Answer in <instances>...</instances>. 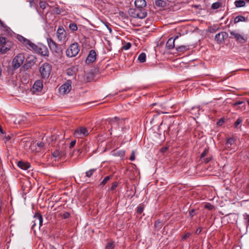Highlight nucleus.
<instances>
[{
  "label": "nucleus",
  "mask_w": 249,
  "mask_h": 249,
  "mask_svg": "<svg viewBox=\"0 0 249 249\" xmlns=\"http://www.w3.org/2000/svg\"><path fill=\"white\" fill-rule=\"evenodd\" d=\"M120 121L121 119L117 117H115L114 118H109L106 120V122H107L108 124L111 125V129L112 128V125H118L119 124V122Z\"/></svg>",
  "instance_id": "obj_17"
},
{
  "label": "nucleus",
  "mask_w": 249,
  "mask_h": 249,
  "mask_svg": "<svg viewBox=\"0 0 249 249\" xmlns=\"http://www.w3.org/2000/svg\"><path fill=\"white\" fill-rule=\"evenodd\" d=\"M224 122L223 120L222 119H220L217 123L218 124H221Z\"/></svg>",
  "instance_id": "obj_57"
},
{
  "label": "nucleus",
  "mask_w": 249,
  "mask_h": 249,
  "mask_svg": "<svg viewBox=\"0 0 249 249\" xmlns=\"http://www.w3.org/2000/svg\"><path fill=\"white\" fill-rule=\"evenodd\" d=\"M136 7L139 8H145L146 6V3L145 0H135L134 2Z\"/></svg>",
  "instance_id": "obj_21"
},
{
  "label": "nucleus",
  "mask_w": 249,
  "mask_h": 249,
  "mask_svg": "<svg viewBox=\"0 0 249 249\" xmlns=\"http://www.w3.org/2000/svg\"><path fill=\"white\" fill-rule=\"evenodd\" d=\"M144 210V206L143 205L140 204L137 208V212L139 214H141Z\"/></svg>",
  "instance_id": "obj_36"
},
{
  "label": "nucleus",
  "mask_w": 249,
  "mask_h": 249,
  "mask_svg": "<svg viewBox=\"0 0 249 249\" xmlns=\"http://www.w3.org/2000/svg\"><path fill=\"white\" fill-rule=\"evenodd\" d=\"M135 151H132V152H131V156H130V157L129 158V160L131 161H133V160H135Z\"/></svg>",
  "instance_id": "obj_46"
},
{
  "label": "nucleus",
  "mask_w": 249,
  "mask_h": 249,
  "mask_svg": "<svg viewBox=\"0 0 249 249\" xmlns=\"http://www.w3.org/2000/svg\"><path fill=\"white\" fill-rule=\"evenodd\" d=\"M155 4L158 7L164 8L167 5V2L166 0H156L155 1Z\"/></svg>",
  "instance_id": "obj_22"
},
{
  "label": "nucleus",
  "mask_w": 249,
  "mask_h": 249,
  "mask_svg": "<svg viewBox=\"0 0 249 249\" xmlns=\"http://www.w3.org/2000/svg\"><path fill=\"white\" fill-rule=\"evenodd\" d=\"M96 59V52L91 50L89 51L88 56L86 60L87 64H90L93 63Z\"/></svg>",
  "instance_id": "obj_14"
},
{
  "label": "nucleus",
  "mask_w": 249,
  "mask_h": 249,
  "mask_svg": "<svg viewBox=\"0 0 249 249\" xmlns=\"http://www.w3.org/2000/svg\"><path fill=\"white\" fill-rule=\"evenodd\" d=\"M5 139H6V141H8V140H9L10 139V136L6 137Z\"/></svg>",
  "instance_id": "obj_60"
},
{
  "label": "nucleus",
  "mask_w": 249,
  "mask_h": 249,
  "mask_svg": "<svg viewBox=\"0 0 249 249\" xmlns=\"http://www.w3.org/2000/svg\"><path fill=\"white\" fill-rule=\"evenodd\" d=\"M105 25L107 27V29L109 30V33H111L112 29H111V28L110 27L111 25L109 23H105Z\"/></svg>",
  "instance_id": "obj_49"
},
{
  "label": "nucleus",
  "mask_w": 249,
  "mask_h": 249,
  "mask_svg": "<svg viewBox=\"0 0 249 249\" xmlns=\"http://www.w3.org/2000/svg\"><path fill=\"white\" fill-rule=\"evenodd\" d=\"M33 224L32 225V229H33L36 226L37 223L39 224V227L42 226L43 217L42 215L38 212L36 213L34 216Z\"/></svg>",
  "instance_id": "obj_11"
},
{
  "label": "nucleus",
  "mask_w": 249,
  "mask_h": 249,
  "mask_svg": "<svg viewBox=\"0 0 249 249\" xmlns=\"http://www.w3.org/2000/svg\"><path fill=\"white\" fill-rule=\"evenodd\" d=\"M0 25L1 26H3V22L0 19Z\"/></svg>",
  "instance_id": "obj_61"
},
{
  "label": "nucleus",
  "mask_w": 249,
  "mask_h": 249,
  "mask_svg": "<svg viewBox=\"0 0 249 249\" xmlns=\"http://www.w3.org/2000/svg\"><path fill=\"white\" fill-rule=\"evenodd\" d=\"M52 65L48 63L43 64L39 68V72L42 78H48L52 71Z\"/></svg>",
  "instance_id": "obj_5"
},
{
  "label": "nucleus",
  "mask_w": 249,
  "mask_h": 249,
  "mask_svg": "<svg viewBox=\"0 0 249 249\" xmlns=\"http://www.w3.org/2000/svg\"><path fill=\"white\" fill-rule=\"evenodd\" d=\"M138 60L141 63H143L146 61V54L144 53H142L138 56Z\"/></svg>",
  "instance_id": "obj_27"
},
{
  "label": "nucleus",
  "mask_w": 249,
  "mask_h": 249,
  "mask_svg": "<svg viewBox=\"0 0 249 249\" xmlns=\"http://www.w3.org/2000/svg\"><path fill=\"white\" fill-rule=\"evenodd\" d=\"M115 155H117V156H120L121 157H124V155H125V151H123V150H121V151H117L115 153Z\"/></svg>",
  "instance_id": "obj_41"
},
{
  "label": "nucleus",
  "mask_w": 249,
  "mask_h": 249,
  "mask_svg": "<svg viewBox=\"0 0 249 249\" xmlns=\"http://www.w3.org/2000/svg\"><path fill=\"white\" fill-rule=\"evenodd\" d=\"M248 159H249V152L246 155Z\"/></svg>",
  "instance_id": "obj_62"
},
{
  "label": "nucleus",
  "mask_w": 249,
  "mask_h": 249,
  "mask_svg": "<svg viewBox=\"0 0 249 249\" xmlns=\"http://www.w3.org/2000/svg\"><path fill=\"white\" fill-rule=\"evenodd\" d=\"M25 56L23 53H20L17 54L13 60V65L14 69L18 68L23 63Z\"/></svg>",
  "instance_id": "obj_8"
},
{
  "label": "nucleus",
  "mask_w": 249,
  "mask_h": 249,
  "mask_svg": "<svg viewBox=\"0 0 249 249\" xmlns=\"http://www.w3.org/2000/svg\"><path fill=\"white\" fill-rule=\"evenodd\" d=\"M209 153V148H205L204 151L200 155V158L202 159L208 155Z\"/></svg>",
  "instance_id": "obj_35"
},
{
  "label": "nucleus",
  "mask_w": 249,
  "mask_h": 249,
  "mask_svg": "<svg viewBox=\"0 0 249 249\" xmlns=\"http://www.w3.org/2000/svg\"><path fill=\"white\" fill-rule=\"evenodd\" d=\"M30 3V6L32 7L34 0H28Z\"/></svg>",
  "instance_id": "obj_56"
},
{
  "label": "nucleus",
  "mask_w": 249,
  "mask_h": 249,
  "mask_svg": "<svg viewBox=\"0 0 249 249\" xmlns=\"http://www.w3.org/2000/svg\"><path fill=\"white\" fill-rule=\"evenodd\" d=\"M118 186V183L117 182H114L112 183L110 188V191H113L114 190L116 187H117Z\"/></svg>",
  "instance_id": "obj_44"
},
{
  "label": "nucleus",
  "mask_w": 249,
  "mask_h": 249,
  "mask_svg": "<svg viewBox=\"0 0 249 249\" xmlns=\"http://www.w3.org/2000/svg\"><path fill=\"white\" fill-rule=\"evenodd\" d=\"M76 143V141H72L71 142L70 144V148H72L75 144Z\"/></svg>",
  "instance_id": "obj_52"
},
{
  "label": "nucleus",
  "mask_w": 249,
  "mask_h": 249,
  "mask_svg": "<svg viewBox=\"0 0 249 249\" xmlns=\"http://www.w3.org/2000/svg\"><path fill=\"white\" fill-rule=\"evenodd\" d=\"M235 144V141L234 139L232 138H229L227 139L226 142L225 143L226 147L229 150H231L232 149V146L234 145Z\"/></svg>",
  "instance_id": "obj_20"
},
{
  "label": "nucleus",
  "mask_w": 249,
  "mask_h": 249,
  "mask_svg": "<svg viewBox=\"0 0 249 249\" xmlns=\"http://www.w3.org/2000/svg\"><path fill=\"white\" fill-rule=\"evenodd\" d=\"M230 34V38L235 39L239 43L244 44L247 41V36L239 34L235 31H231Z\"/></svg>",
  "instance_id": "obj_7"
},
{
  "label": "nucleus",
  "mask_w": 249,
  "mask_h": 249,
  "mask_svg": "<svg viewBox=\"0 0 249 249\" xmlns=\"http://www.w3.org/2000/svg\"><path fill=\"white\" fill-rule=\"evenodd\" d=\"M191 235V233L190 232H187L185 233L182 237V240H185L187 238H188Z\"/></svg>",
  "instance_id": "obj_45"
},
{
  "label": "nucleus",
  "mask_w": 249,
  "mask_h": 249,
  "mask_svg": "<svg viewBox=\"0 0 249 249\" xmlns=\"http://www.w3.org/2000/svg\"><path fill=\"white\" fill-rule=\"evenodd\" d=\"M178 38V36H176L174 38H170L166 43V47L169 50L173 49L175 47V41Z\"/></svg>",
  "instance_id": "obj_19"
},
{
  "label": "nucleus",
  "mask_w": 249,
  "mask_h": 249,
  "mask_svg": "<svg viewBox=\"0 0 249 249\" xmlns=\"http://www.w3.org/2000/svg\"><path fill=\"white\" fill-rule=\"evenodd\" d=\"M188 46L184 45H181L176 47V50L179 53H184L188 50Z\"/></svg>",
  "instance_id": "obj_24"
},
{
  "label": "nucleus",
  "mask_w": 249,
  "mask_h": 249,
  "mask_svg": "<svg viewBox=\"0 0 249 249\" xmlns=\"http://www.w3.org/2000/svg\"><path fill=\"white\" fill-rule=\"evenodd\" d=\"M69 27L70 29V30L72 32L76 31L78 29V27L76 24L73 22L70 23Z\"/></svg>",
  "instance_id": "obj_31"
},
{
  "label": "nucleus",
  "mask_w": 249,
  "mask_h": 249,
  "mask_svg": "<svg viewBox=\"0 0 249 249\" xmlns=\"http://www.w3.org/2000/svg\"><path fill=\"white\" fill-rule=\"evenodd\" d=\"M244 223L247 227L249 226V215L245 213L244 214Z\"/></svg>",
  "instance_id": "obj_32"
},
{
  "label": "nucleus",
  "mask_w": 249,
  "mask_h": 249,
  "mask_svg": "<svg viewBox=\"0 0 249 249\" xmlns=\"http://www.w3.org/2000/svg\"><path fill=\"white\" fill-rule=\"evenodd\" d=\"M167 149L166 148H165L164 149H162V151L164 152Z\"/></svg>",
  "instance_id": "obj_63"
},
{
  "label": "nucleus",
  "mask_w": 249,
  "mask_h": 249,
  "mask_svg": "<svg viewBox=\"0 0 249 249\" xmlns=\"http://www.w3.org/2000/svg\"><path fill=\"white\" fill-rule=\"evenodd\" d=\"M244 103V102L243 101H237V102H235L233 104V107H236L238 105H241V104H243Z\"/></svg>",
  "instance_id": "obj_50"
},
{
  "label": "nucleus",
  "mask_w": 249,
  "mask_h": 249,
  "mask_svg": "<svg viewBox=\"0 0 249 249\" xmlns=\"http://www.w3.org/2000/svg\"><path fill=\"white\" fill-rule=\"evenodd\" d=\"M119 15L123 18H125L126 16L123 12H120Z\"/></svg>",
  "instance_id": "obj_54"
},
{
  "label": "nucleus",
  "mask_w": 249,
  "mask_h": 249,
  "mask_svg": "<svg viewBox=\"0 0 249 249\" xmlns=\"http://www.w3.org/2000/svg\"><path fill=\"white\" fill-rule=\"evenodd\" d=\"M204 208L209 210H212L213 209L214 206L211 204L207 203L204 205Z\"/></svg>",
  "instance_id": "obj_39"
},
{
  "label": "nucleus",
  "mask_w": 249,
  "mask_h": 249,
  "mask_svg": "<svg viewBox=\"0 0 249 249\" xmlns=\"http://www.w3.org/2000/svg\"><path fill=\"white\" fill-rule=\"evenodd\" d=\"M222 3L220 1H217L216 2H214L212 4L211 8L213 10H216L222 7Z\"/></svg>",
  "instance_id": "obj_26"
},
{
  "label": "nucleus",
  "mask_w": 249,
  "mask_h": 249,
  "mask_svg": "<svg viewBox=\"0 0 249 249\" xmlns=\"http://www.w3.org/2000/svg\"><path fill=\"white\" fill-rule=\"evenodd\" d=\"M43 88V83L40 80L36 81L32 88L33 91L34 92L36 91H40Z\"/></svg>",
  "instance_id": "obj_16"
},
{
  "label": "nucleus",
  "mask_w": 249,
  "mask_h": 249,
  "mask_svg": "<svg viewBox=\"0 0 249 249\" xmlns=\"http://www.w3.org/2000/svg\"><path fill=\"white\" fill-rule=\"evenodd\" d=\"M60 153V152L57 151V150H56L55 151H54L53 153V156L55 157V158H56V157H58L59 156Z\"/></svg>",
  "instance_id": "obj_47"
},
{
  "label": "nucleus",
  "mask_w": 249,
  "mask_h": 249,
  "mask_svg": "<svg viewBox=\"0 0 249 249\" xmlns=\"http://www.w3.org/2000/svg\"><path fill=\"white\" fill-rule=\"evenodd\" d=\"M115 247L114 242H108L106 246L105 249H113Z\"/></svg>",
  "instance_id": "obj_33"
},
{
  "label": "nucleus",
  "mask_w": 249,
  "mask_h": 249,
  "mask_svg": "<svg viewBox=\"0 0 249 249\" xmlns=\"http://www.w3.org/2000/svg\"><path fill=\"white\" fill-rule=\"evenodd\" d=\"M162 226V224L161 221H160V219L157 220L154 225V227L155 228L157 229L158 230H160Z\"/></svg>",
  "instance_id": "obj_30"
},
{
  "label": "nucleus",
  "mask_w": 249,
  "mask_h": 249,
  "mask_svg": "<svg viewBox=\"0 0 249 249\" xmlns=\"http://www.w3.org/2000/svg\"><path fill=\"white\" fill-rule=\"evenodd\" d=\"M228 36V34L226 32H221L217 34L215 36L214 39L216 42L219 44H222L224 42V40Z\"/></svg>",
  "instance_id": "obj_10"
},
{
  "label": "nucleus",
  "mask_w": 249,
  "mask_h": 249,
  "mask_svg": "<svg viewBox=\"0 0 249 249\" xmlns=\"http://www.w3.org/2000/svg\"><path fill=\"white\" fill-rule=\"evenodd\" d=\"M53 11V12L56 15H59L61 13V10L58 7H55Z\"/></svg>",
  "instance_id": "obj_43"
},
{
  "label": "nucleus",
  "mask_w": 249,
  "mask_h": 249,
  "mask_svg": "<svg viewBox=\"0 0 249 249\" xmlns=\"http://www.w3.org/2000/svg\"><path fill=\"white\" fill-rule=\"evenodd\" d=\"M8 41L5 37H0V47H1L3 46Z\"/></svg>",
  "instance_id": "obj_37"
},
{
  "label": "nucleus",
  "mask_w": 249,
  "mask_h": 249,
  "mask_svg": "<svg viewBox=\"0 0 249 249\" xmlns=\"http://www.w3.org/2000/svg\"><path fill=\"white\" fill-rule=\"evenodd\" d=\"M212 160V157L211 156L208 157V158H206L205 159H204V161L205 162V163H208V162H209L211 160Z\"/></svg>",
  "instance_id": "obj_53"
},
{
  "label": "nucleus",
  "mask_w": 249,
  "mask_h": 249,
  "mask_svg": "<svg viewBox=\"0 0 249 249\" xmlns=\"http://www.w3.org/2000/svg\"><path fill=\"white\" fill-rule=\"evenodd\" d=\"M131 46V44L130 42H127L123 46L122 49L124 50H127L129 49H130Z\"/></svg>",
  "instance_id": "obj_40"
},
{
  "label": "nucleus",
  "mask_w": 249,
  "mask_h": 249,
  "mask_svg": "<svg viewBox=\"0 0 249 249\" xmlns=\"http://www.w3.org/2000/svg\"><path fill=\"white\" fill-rule=\"evenodd\" d=\"M129 15L133 18L140 19H143L147 16V13L145 8H130L128 11Z\"/></svg>",
  "instance_id": "obj_1"
},
{
  "label": "nucleus",
  "mask_w": 249,
  "mask_h": 249,
  "mask_svg": "<svg viewBox=\"0 0 249 249\" xmlns=\"http://www.w3.org/2000/svg\"><path fill=\"white\" fill-rule=\"evenodd\" d=\"M71 89V81L67 80L63 85L59 88V92L62 94L68 93Z\"/></svg>",
  "instance_id": "obj_9"
},
{
  "label": "nucleus",
  "mask_w": 249,
  "mask_h": 249,
  "mask_svg": "<svg viewBox=\"0 0 249 249\" xmlns=\"http://www.w3.org/2000/svg\"><path fill=\"white\" fill-rule=\"evenodd\" d=\"M111 178V177L110 176L106 177L101 182L100 185L102 186L105 185Z\"/></svg>",
  "instance_id": "obj_34"
},
{
  "label": "nucleus",
  "mask_w": 249,
  "mask_h": 249,
  "mask_svg": "<svg viewBox=\"0 0 249 249\" xmlns=\"http://www.w3.org/2000/svg\"><path fill=\"white\" fill-rule=\"evenodd\" d=\"M13 45L11 41L8 40L7 42L0 48V53L4 54L10 50Z\"/></svg>",
  "instance_id": "obj_15"
},
{
  "label": "nucleus",
  "mask_w": 249,
  "mask_h": 249,
  "mask_svg": "<svg viewBox=\"0 0 249 249\" xmlns=\"http://www.w3.org/2000/svg\"><path fill=\"white\" fill-rule=\"evenodd\" d=\"M80 51V46L78 43L75 42L71 44L66 51L68 57H72L75 56Z\"/></svg>",
  "instance_id": "obj_3"
},
{
  "label": "nucleus",
  "mask_w": 249,
  "mask_h": 249,
  "mask_svg": "<svg viewBox=\"0 0 249 249\" xmlns=\"http://www.w3.org/2000/svg\"><path fill=\"white\" fill-rule=\"evenodd\" d=\"M37 145L39 147V149L41 150L42 148L44 147V143L42 142H37Z\"/></svg>",
  "instance_id": "obj_48"
},
{
  "label": "nucleus",
  "mask_w": 249,
  "mask_h": 249,
  "mask_svg": "<svg viewBox=\"0 0 249 249\" xmlns=\"http://www.w3.org/2000/svg\"><path fill=\"white\" fill-rule=\"evenodd\" d=\"M195 210L194 209L191 210L189 211V214L191 218H193L194 216Z\"/></svg>",
  "instance_id": "obj_51"
},
{
  "label": "nucleus",
  "mask_w": 249,
  "mask_h": 249,
  "mask_svg": "<svg viewBox=\"0 0 249 249\" xmlns=\"http://www.w3.org/2000/svg\"><path fill=\"white\" fill-rule=\"evenodd\" d=\"M242 122V119L241 118H239L237 119L234 123L235 128H237L239 124H240Z\"/></svg>",
  "instance_id": "obj_42"
},
{
  "label": "nucleus",
  "mask_w": 249,
  "mask_h": 249,
  "mask_svg": "<svg viewBox=\"0 0 249 249\" xmlns=\"http://www.w3.org/2000/svg\"><path fill=\"white\" fill-rule=\"evenodd\" d=\"M32 45L33 46L31 49H32L36 53H38L43 56H48L49 55V52L46 46L42 44L36 45L34 43Z\"/></svg>",
  "instance_id": "obj_6"
},
{
  "label": "nucleus",
  "mask_w": 249,
  "mask_h": 249,
  "mask_svg": "<svg viewBox=\"0 0 249 249\" xmlns=\"http://www.w3.org/2000/svg\"><path fill=\"white\" fill-rule=\"evenodd\" d=\"M50 249H56L55 248H54L53 246L50 245Z\"/></svg>",
  "instance_id": "obj_59"
},
{
  "label": "nucleus",
  "mask_w": 249,
  "mask_h": 249,
  "mask_svg": "<svg viewBox=\"0 0 249 249\" xmlns=\"http://www.w3.org/2000/svg\"><path fill=\"white\" fill-rule=\"evenodd\" d=\"M39 6L41 8L44 9L46 8V6L48 5L47 3L45 1H40L39 2Z\"/></svg>",
  "instance_id": "obj_38"
},
{
  "label": "nucleus",
  "mask_w": 249,
  "mask_h": 249,
  "mask_svg": "<svg viewBox=\"0 0 249 249\" xmlns=\"http://www.w3.org/2000/svg\"><path fill=\"white\" fill-rule=\"evenodd\" d=\"M0 132L2 133V134H4V132L3 131V129L2 128V127L1 126V125H0Z\"/></svg>",
  "instance_id": "obj_58"
},
{
  "label": "nucleus",
  "mask_w": 249,
  "mask_h": 249,
  "mask_svg": "<svg viewBox=\"0 0 249 249\" xmlns=\"http://www.w3.org/2000/svg\"><path fill=\"white\" fill-rule=\"evenodd\" d=\"M247 18H246L243 16L240 15L234 18V23H236L239 22H245L247 20Z\"/></svg>",
  "instance_id": "obj_23"
},
{
  "label": "nucleus",
  "mask_w": 249,
  "mask_h": 249,
  "mask_svg": "<svg viewBox=\"0 0 249 249\" xmlns=\"http://www.w3.org/2000/svg\"><path fill=\"white\" fill-rule=\"evenodd\" d=\"M201 228H198V229H197L196 230V233L197 234H199L201 232Z\"/></svg>",
  "instance_id": "obj_55"
},
{
  "label": "nucleus",
  "mask_w": 249,
  "mask_h": 249,
  "mask_svg": "<svg viewBox=\"0 0 249 249\" xmlns=\"http://www.w3.org/2000/svg\"><path fill=\"white\" fill-rule=\"evenodd\" d=\"M18 166L20 169L24 170H27L30 168L31 166L29 162H25L22 160L19 161L17 163Z\"/></svg>",
  "instance_id": "obj_18"
},
{
  "label": "nucleus",
  "mask_w": 249,
  "mask_h": 249,
  "mask_svg": "<svg viewBox=\"0 0 249 249\" xmlns=\"http://www.w3.org/2000/svg\"><path fill=\"white\" fill-rule=\"evenodd\" d=\"M60 217L63 219H67L70 217V213L67 212H63L59 214Z\"/></svg>",
  "instance_id": "obj_28"
},
{
  "label": "nucleus",
  "mask_w": 249,
  "mask_h": 249,
  "mask_svg": "<svg viewBox=\"0 0 249 249\" xmlns=\"http://www.w3.org/2000/svg\"><path fill=\"white\" fill-rule=\"evenodd\" d=\"M91 130L84 126L78 127L74 131L73 135L75 138L83 139L88 136Z\"/></svg>",
  "instance_id": "obj_2"
},
{
  "label": "nucleus",
  "mask_w": 249,
  "mask_h": 249,
  "mask_svg": "<svg viewBox=\"0 0 249 249\" xmlns=\"http://www.w3.org/2000/svg\"><path fill=\"white\" fill-rule=\"evenodd\" d=\"M248 104L249 105V100L247 101Z\"/></svg>",
  "instance_id": "obj_64"
},
{
  "label": "nucleus",
  "mask_w": 249,
  "mask_h": 249,
  "mask_svg": "<svg viewBox=\"0 0 249 249\" xmlns=\"http://www.w3.org/2000/svg\"><path fill=\"white\" fill-rule=\"evenodd\" d=\"M97 168H93L89 170V171L86 172V176L87 177L90 178L91 177L93 174L96 171Z\"/></svg>",
  "instance_id": "obj_29"
},
{
  "label": "nucleus",
  "mask_w": 249,
  "mask_h": 249,
  "mask_svg": "<svg viewBox=\"0 0 249 249\" xmlns=\"http://www.w3.org/2000/svg\"><path fill=\"white\" fill-rule=\"evenodd\" d=\"M66 32L63 27L59 26L56 31V36L59 41H64L66 38Z\"/></svg>",
  "instance_id": "obj_12"
},
{
  "label": "nucleus",
  "mask_w": 249,
  "mask_h": 249,
  "mask_svg": "<svg viewBox=\"0 0 249 249\" xmlns=\"http://www.w3.org/2000/svg\"><path fill=\"white\" fill-rule=\"evenodd\" d=\"M17 39L19 42L22 43L26 48L28 49H31L33 46L32 44H34L28 39L19 35L17 36Z\"/></svg>",
  "instance_id": "obj_13"
},
{
  "label": "nucleus",
  "mask_w": 249,
  "mask_h": 249,
  "mask_svg": "<svg viewBox=\"0 0 249 249\" xmlns=\"http://www.w3.org/2000/svg\"><path fill=\"white\" fill-rule=\"evenodd\" d=\"M245 1L244 0H236L234 2V4L237 8L243 7L245 5Z\"/></svg>",
  "instance_id": "obj_25"
},
{
  "label": "nucleus",
  "mask_w": 249,
  "mask_h": 249,
  "mask_svg": "<svg viewBox=\"0 0 249 249\" xmlns=\"http://www.w3.org/2000/svg\"><path fill=\"white\" fill-rule=\"evenodd\" d=\"M47 41L48 46L52 52L59 55L62 53L63 50L61 45L56 43L51 37L47 38Z\"/></svg>",
  "instance_id": "obj_4"
}]
</instances>
